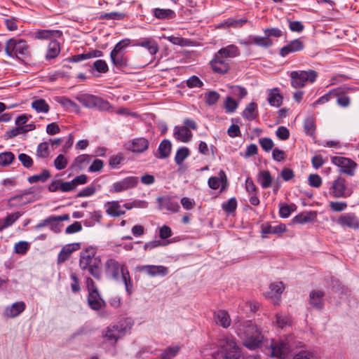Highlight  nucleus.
<instances>
[{"label":"nucleus","instance_id":"1","mask_svg":"<svg viewBox=\"0 0 359 359\" xmlns=\"http://www.w3.org/2000/svg\"><path fill=\"white\" fill-rule=\"evenodd\" d=\"M235 327L237 334L243 340V345L249 349H256L264 343V336L251 320L236 322Z\"/></svg>","mask_w":359,"mask_h":359},{"label":"nucleus","instance_id":"2","mask_svg":"<svg viewBox=\"0 0 359 359\" xmlns=\"http://www.w3.org/2000/svg\"><path fill=\"white\" fill-rule=\"evenodd\" d=\"M105 272L107 276L118 283H123L126 292L130 295L133 292V284L130 272L124 263H119L114 259H109L105 262Z\"/></svg>","mask_w":359,"mask_h":359},{"label":"nucleus","instance_id":"3","mask_svg":"<svg viewBox=\"0 0 359 359\" xmlns=\"http://www.w3.org/2000/svg\"><path fill=\"white\" fill-rule=\"evenodd\" d=\"M79 266L83 271L88 270L95 279H101L102 262L100 257L96 255L95 248L89 247L81 252Z\"/></svg>","mask_w":359,"mask_h":359},{"label":"nucleus","instance_id":"4","mask_svg":"<svg viewBox=\"0 0 359 359\" xmlns=\"http://www.w3.org/2000/svg\"><path fill=\"white\" fill-rule=\"evenodd\" d=\"M302 346V343L298 344L294 341V337L290 336L286 339H271L266 343V354L273 358H283L295 348Z\"/></svg>","mask_w":359,"mask_h":359},{"label":"nucleus","instance_id":"5","mask_svg":"<svg viewBox=\"0 0 359 359\" xmlns=\"http://www.w3.org/2000/svg\"><path fill=\"white\" fill-rule=\"evenodd\" d=\"M6 54L11 57H15L24 61L30 57L29 48L25 40L10 39L6 42Z\"/></svg>","mask_w":359,"mask_h":359},{"label":"nucleus","instance_id":"6","mask_svg":"<svg viewBox=\"0 0 359 359\" xmlns=\"http://www.w3.org/2000/svg\"><path fill=\"white\" fill-rule=\"evenodd\" d=\"M318 75V72L313 69L292 71L290 74L291 86L294 88H303L307 82L313 83Z\"/></svg>","mask_w":359,"mask_h":359},{"label":"nucleus","instance_id":"7","mask_svg":"<svg viewBox=\"0 0 359 359\" xmlns=\"http://www.w3.org/2000/svg\"><path fill=\"white\" fill-rule=\"evenodd\" d=\"M329 194L334 198H347L351 195V192L346 186V181L341 177L334 180L329 189Z\"/></svg>","mask_w":359,"mask_h":359},{"label":"nucleus","instance_id":"8","mask_svg":"<svg viewBox=\"0 0 359 359\" xmlns=\"http://www.w3.org/2000/svg\"><path fill=\"white\" fill-rule=\"evenodd\" d=\"M332 163L339 168V172L348 176H353L357 167V163L348 158L342 156H334Z\"/></svg>","mask_w":359,"mask_h":359},{"label":"nucleus","instance_id":"9","mask_svg":"<svg viewBox=\"0 0 359 359\" xmlns=\"http://www.w3.org/2000/svg\"><path fill=\"white\" fill-rule=\"evenodd\" d=\"M125 332L126 327L123 325H116L108 327L103 333V337L111 345L115 346L118 339L121 338Z\"/></svg>","mask_w":359,"mask_h":359},{"label":"nucleus","instance_id":"10","mask_svg":"<svg viewBox=\"0 0 359 359\" xmlns=\"http://www.w3.org/2000/svg\"><path fill=\"white\" fill-rule=\"evenodd\" d=\"M224 359H238V348L233 339H225L220 343Z\"/></svg>","mask_w":359,"mask_h":359},{"label":"nucleus","instance_id":"11","mask_svg":"<svg viewBox=\"0 0 359 359\" xmlns=\"http://www.w3.org/2000/svg\"><path fill=\"white\" fill-rule=\"evenodd\" d=\"M139 182L138 177L135 176L127 177L118 182H114L110 189L111 193H119L129 189L135 187Z\"/></svg>","mask_w":359,"mask_h":359},{"label":"nucleus","instance_id":"12","mask_svg":"<svg viewBox=\"0 0 359 359\" xmlns=\"http://www.w3.org/2000/svg\"><path fill=\"white\" fill-rule=\"evenodd\" d=\"M160 210H166L170 212H177L180 206L175 200V196H165L156 198Z\"/></svg>","mask_w":359,"mask_h":359},{"label":"nucleus","instance_id":"13","mask_svg":"<svg viewBox=\"0 0 359 359\" xmlns=\"http://www.w3.org/2000/svg\"><path fill=\"white\" fill-rule=\"evenodd\" d=\"M210 64L212 70L216 73L225 74L229 69V60L217 52Z\"/></svg>","mask_w":359,"mask_h":359},{"label":"nucleus","instance_id":"14","mask_svg":"<svg viewBox=\"0 0 359 359\" xmlns=\"http://www.w3.org/2000/svg\"><path fill=\"white\" fill-rule=\"evenodd\" d=\"M138 270L151 277H163L169 273L168 269L162 265H142L138 267Z\"/></svg>","mask_w":359,"mask_h":359},{"label":"nucleus","instance_id":"15","mask_svg":"<svg viewBox=\"0 0 359 359\" xmlns=\"http://www.w3.org/2000/svg\"><path fill=\"white\" fill-rule=\"evenodd\" d=\"M337 223L342 227L350 229H359V219L354 213L341 215L337 220Z\"/></svg>","mask_w":359,"mask_h":359},{"label":"nucleus","instance_id":"16","mask_svg":"<svg viewBox=\"0 0 359 359\" xmlns=\"http://www.w3.org/2000/svg\"><path fill=\"white\" fill-rule=\"evenodd\" d=\"M112 64L118 69H123L128 66V58L126 55V51H120L113 49L110 53Z\"/></svg>","mask_w":359,"mask_h":359},{"label":"nucleus","instance_id":"17","mask_svg":"<svg viewBox=\"0 0 359 359\" xmlns=\"http://www.w3.org/2000/svg\"><path fill=\"white\" fill-rule=\"evenodd\" d=\"M26 308L24 302H17L5 308L3 315L8 318H13L22 313Z\"/></svg>","mask_w":359,"mask_h":359},{"label":"nucleus","instance_id":"18","mask_svg":"<svg viewBox=\"0 0 359 359\" xmlns=\"http://www.w3.org/2000/svg\"><path fill=\"white\" fill-rule=\"evenodd\" d=\"M104 208L106 213L113 217H118L126 213L118 201H108L104 204Z\"/></svg>","mask_w":359,"mask_h":359},{"label":"nucleus","instance_id":"19","mask_svg":"<svg viewBox=\"0 0 359 359\" xmlns=\"http://www.w3.org/2000/svg\"><path fill=\"white\" fill-rule=\"evenodd\" d=\"M208 186L212 189H217L222 185L221 191H224L228 185L226 175L223 170H220L218 177H211L208 182Z\"/></svg>","mask_w":359,"mask_h":359},{"label":"nucleus","instance_id":"20","mask_svg":"<svg viewBox=\"0 0 359 359\" xmlns=\"http://www.w3.org/2000/svg\"><path fill=\"white\" fill-rule=\"evenodd\" d=\"M304 48V42L300 39H294L280 49V55L285 57L290 53L301 51Z\"/></svg>","mask_w":359,"mask_h":359},{"label":"nucleus","instance_id":"21","mask_svg":"<svg viewBox=\"0 0 359 359\" xmlns=\"http://www.w3.org/2000/svg\"><path fill=\"white\" fill-rule=\"evenodd\" d=\"M88 304L93 310L98 311L105 306L104 301L101 298L99 292H93L88 295Z\"/></svg>","mask_w":359,"mask_h":359},{"label":"nucleus","instance_id":"22","mask_svg":"<svg viewBox=\"0 0 359 359\" xmlns=\"http://www.w3.org/2000/svg\"><path fill=\"white\" fill-rule=\"evenodd\" d=\"M173 135L175 139L182 142H189L192 137V133L189 128L184 126H175Z\"/></svg>","mask_w":359,"mask_h":359},{"label":"nucleus","instance_id":"23","mask_svg":"<svg viewBox=\"0 0 359 359\" xmlns=\"http://www.w3.org/2000/svg\"><path fill=\"white\" fill-rule=\"evenodd\" d=\"M324 292L321 290H313L309 294V304L317 309H321L324 306Z\"/></svg>","mask_w":359,"mask_h":359},{"label":"nucleus","instance_id":"24","mask_svg":"<svg viewBox=\"0 0 359 359\" xmlns=\"http://www.w3.org/2000/svg\"><path fill=\"white\" fill-rule=\"evenodd\" d=\"M214 320L215 323L224 328H227L231 325V320L229 314L225 310H219L214 313Z\"/></svg>","mask_w":359,"mask_h":359},{"label":"nucleus","instance_id":"25","mask_svg":"<svg viewBox=\"0 0 359 359\" xmlns=\"http://www.w3.org/2000/svg\"><path fill=\"white\" fill-rule=\"evenodd\" d=\"M286 231V226L284 224H279L275 226H272L269 224H264L261 226V232L262 237H265V235L273 233H282Z\"/></svg>","mask_w":359,"mask_h":359},{"label":"nucleus","instance_id":"26","mask_svg":"<svg viewBox=\"0 0 359 359\" xmlns=\"http://www.w3.org/2000/svg\"><path fill=\"white\" fill-rule=\"evenodd\" d=\"M317 216L316 212L309 211V212H304L297 215H296L293 218V222L297 224H306L311 222H313L316 219Z\"/></svg>","mask_w":359,"mask_h":359},{"label":"nucleus","instance_id":"27","mask_svg":"<svg viewBox=\"0 0 359 359\" xmlns=\"http://www.w3.org/2000/svg\"><path fill=\"white\" fill-rule=\"evenodd\" d=\"M79 248V244H69L62 248L57 257L59 263L65 262L69 258L72 253Z\"/></svg>","mask_w":359,"mask_h":359},{"label":"nucleus","instance_id":"28","mask_svg":"<svg viewBox=\"0 0 359 359\" xmlns=\"http://www.w3.org/2000/svg\"><path fill=\"white\" fill-rule=\"evenodd\" d=\"M242 116L248 121H252L258 116L257 105L255 102L249 103L242 112Z\"/></svg>","mask_w":359,"mask_h":359},{"label":"nucleus","instance_id":"29","mask_svg":"<svg viewBox=\"0 0 359 359\" xmlns=\"http://www.w3.org/2000/svg\"><path fill=\"white\" fill-rule=\"evenodd\" d=\"M135 45L147 48L151 55H155L158 51L157 43L151 39H144L137 41Z\"/></svg>","mask_w":359,"mask_h":359},{"label":"nucleus","instance_id":"30","mask_svg":"<svg viewBox=\"0 0 359 359\" xmlns=\"http://www.w3.org/2000/svg\"><path fill=\"white\" fill-rule=\"evenodd\" d=\"M60 53V43L56 40H51L48 44L46 59L49 60L55 58Z\"/></svg>","mask_w":359,"mask_h":359},{"label":"nucleus","instance_id":"31","mask_svg":"<svg viewBox=\"0 0 359 359\" xmlns=\"http://www.w3.org/2000/svg\"><path fill=\"white\" fill-rule=\"evenodd\" d=\"M62 32L59 30H37L35 33V38L37 39H50L60 36Z\"/></svg>","mask_w":359,"mask_h":359},{"label":"nucleus","instance_id":"32","mask_svg":"<svg viewBox=\"0 0 359 359\" xmlns=\"http://www.w3.org/2000/svg\"><path fill=\"white\" fill-rule=\"evenodd\" d=\"M91 161V156L88 154H81L77 156L72 164V167L74 169L82 170Z\"/></svg>","mask_w":359,"mask_h":359},{"label":"nucleus","instance_id":"33","mask_svg":"<svg viewBox=\"0 0 359 359\" xmlns=\"http://www.w3.org/2000/svg\"><path fill=\"white\" fill-rule=\"evenodd\" d=\"M217 53L221 54L226 59L227 57H235L240 55L238 48L233 44H231L226 47L222 48L217 51Z\"/></svg>","mask_w":359,"mask_h":359},{"label":"nucleus","instance_id":"34","mask_svg":"<svg viewBox=\"0 0 359 359\" xmlns=\"http://www.w3.org/2000/svg\"><path fill=\"white\" fill-rule=\"evenodd\" d=\"M172 149L171 142L168 140H163L159 144L158 149L159 158H165L169 156Z\"/></svg>","mask_w":359,"mask_h":359},{"label":"nucleus","instance_id":"35","mask_svg":"<svg viewBox=\"0 0 359 359\" xmlns=\"http://www.w3.org/2000/svg\"><path fill=\"white\" fill-rule=\"evenodd\" d=\"M283 101V97L277 88L269 90L268 102L273 107H279Z\"/></svg>","mask_w":359,"mask_h":359},{"label":"nucleus","instance_id":"36","mask_svg":"<svg viewBox=\"0 0 359 359\" xmlns=\"http://www.w3.org/2000/svg\"><path fill=\"white\" fill-rule=\"evenodd\" d=\"M257 180L264 189L272 185V177L268 170L260 171L258 174Z\"/></svg>","mask_w":359,"mask_h":359},{"label":"nucleus","instance_id":"37","mask_svg":"<svg viewBox=\"0 0 359 359\" xmlns=\"http://www.w3.org/2000/svg\"><path fill=\"white\" fill-rule=\"evenodd\" d=\"M51 219L54 221H52L49 225L50 229L55 232H60L61 230L62 225L60 224V222L67 221L69 219V216L67 214H65L60 216H51Z\"/></svg>","mask_w":359,"mask_h":359},{"label":"nucleus","instance_id":"38","mask_svg":"<svg viewBox=\"0 0 359 359\" xmlns=\"http://www.w3.org/2000/svg\"><path fill=\"white\" fill-rule=\"evenodd\" d=\"M149 146V142L145 138L134 140L132 143V150L134 152H143Z\"/></svg>","mask_w":359,"mask_h":359},{"label":"nucleus","instance_id":"39","mask_svg":"<svg viewBox=\"0 0 359 359\" xmlns=\"http://www.w3.org/2000/svg\"><path fill=\"white\" fill-rule=\"evenodd\" d=\"M252 40L253 44L265 48L270 47L273 44L272 40L267 37L266 35L264 36H252Z\"/></svg>","mask_w":359,"mask_h":359},{"label":"nucleus","instance_id":"40","mask_svg":"<svg viewBox=\"0 0 359 359\" xmlns=\"http://www.w3.org/2000/svg\"><path fill=\"white\" fill-rule=\"evenodd\" d=\"M32 107L38 113H48L50 109L49 105L43 99L34 100Z\"/></svg>","mask_w":359,"mask_h":359},{"label":"nucleus","instance_id":"41","mask_svg":"<svg viewBox=\"0 0 359 359\" xmlns=\"http://www.w3.org/2000/svg\"><path fill=\"white\" fill-rule=\"evenodd\" d=\"M276 324L278 327L284 328L291 325L292 320L288 315L277 313L276 316Z\"/></svg>","mask_w":359,"mask_h":359},{"label":"nucleus","instance_id":"42","mask_svg":"<svg viewBox=\"0 0 359 359\" xmlns=\"http://www.w3.org/2000/svg\"><path fill=\"white\" fill-rule=\"evenodd\" d=\"M20 216L21 214L19 212H15L14 213L8 215L4 219L3 224L0 226V231L11 226L13 223L15 222V221H17L20 218Z\"/></svg>","mask_w":359,"mask_h":359},{"label":"nucleus","instance_id":"43","mask_svg":"<svg viewBox=\"0 0 359 359\" xmlns=\"http://www.w3.org/2000/svg\"><path fill=\"white\" fill-rule=\"evenodd\" d=\"M97 96L86 95L79 98V102L86 107L93 109L96 107Z\"/></svg>","mask_w":359,"mask_h":359},{"label":"nucleus","instance_id":"44","mask_svg":"<svg viewBox=\"0 0 359 359\" xmlns=\"http://www.w3.org/2000/svg\"><path fill=\"white\" fill-rule=\"evenodd\" d=\"M15 160V155L11 151H5L0 154V166L7 167Z\"/></svg>","mask_w":359,"mask_h":359},{"label":"nucleus","instance_id":"45","mask_svg":"<svg viewBox=\"0 0 359 359\" xmlns=\"http://www.w3.org/2000/svg\"><path fill=\"white\" fill-rule=\"evenodd\" d=\"M190 152L187 147H182L180 148L175 154V161L177 165H181L184 161L189 156Z\"/></svg>","mask_w":359,"mask_h":359},{"label":"nucleus","instance_id":"46","mask_svg":"<svg viewBox=\"0 0 359 359\" xmlns=\"http://www.w3.org/2000/svg\"><path fill=\"white\" fill-rule=\"evenodd\" d=\"M295 210L296 205L294 204L287 205L281 203L279 209L280 217L282 218H287Z\"/></svg>","mask_w":359,"mask_h":359},{"label":"nucleus","instance_id":"47","mask_svg":"<svg viewBox=\"0 0 359 359\" xmlns=\"http://www.w3.org/2000/svg\"><path fill=\"white\" fill-rule=\"evenodd\" d=\"M154 14L158 19H169L174 16L175 13L171 9L155 8Z\"/></svg>","mask_w":359,"mask_h":359},{"label":"nucleus","instance_id":"48","mask_svg":"<svg viewBox=\"0 0 359 359\" xmlns=\"http://www.w3.org/2000/svg\"><path fill=\"white\" fill-rule=\"evenodd\" d=\"M338 95V89H333L330 90L329 93L325 94L324 95L319 97L313 104V106L318 104H322L327 102L332 98H335Z\"/></svg>","mask_w":359,"mask_h":359},{"label":"nucleus","instance_id":"49","mask_svg":"<svg viewBox=\"0 0 359 359\" xmlns=\"http://www.w3.org/2000/svg\"><path fill=\"white\" fill-rule=\"evenodd\" d=\"M304 129L306 135H313L316 130L314 118L311 116L307 117L304 122Z\"/></svg>","mask_w":359,"mask_h":359},{"label":"nucleus","instance_id":"50","mask_svg":"<svg viewBox=\"0 0 359 359\" xmlns=\"http://www.w3.org/2000/svg\"><path fill=\"white\" fill-rule=\"evenodd\" d=\"M50 176V172L48 170H44L39 175H34L28 177V182L31 184L37 182H46Z\"/></svg>","mask_w":359,"mask_h":359},{"label":"nucleus","instance_id":"51","mask_svg":"<svg viewBox=\"0 0 359 359\" xmlns=\"http://www.w3.org/2000/svg\"><path fill=\"white\" fill-rule=\"evenodd\" d=\"M50 151L49 150V145L47 142L40 143L36 149V156L39 158H47Z\"/></svg>","mask_w":359,"mask_h":359},{"label":"nucleus","instance_id":"52","mask_svg":"<svg viewBox=\"0 0 359 359\" xmlns=\"http://www.w3.org/2000/svg\"><path fill=\"white\" fill-rule=\"evenodd\" d=\"M229 89L231 95L238 97L240 100L245 97L248 94L247 90L241 86H231L229 87Z\"/></svg>","mask_w":359,"mask_h":359},{"label":"nucleus","instance_id":"53","mask_svg":"<svg viewBox=\"0 0 359 359\" xmlns=\"http://www.w3.org/2000/svg\"><path fill=\"white\" fill-rule=\"evenodd\" d=\"M247 22L248 20L244 18L241 19L229 18L225 21L224 25L228 27L238 28L243 27Z\"/></svg>","mask_w":359,"mask_h":359},{"label":"nucleus","instance_id":"54","mask_svg":"<svg viewBox=\"0 0 359 359\" xmlns=\"http://www.w3.org/2000/svg\"><path fill=\"white\" fill-rule=\"evenodd\" d=\"M180 347L177 346H170L165 349L161 353L162 359H172L179 352Z\"/></svg>","mask_w":359,"mask_h":359},{"label":"nucleus","instance_id":"55","mask_svg":"<svg viewBox=\"0 0 359 359\" xmlns=\"http://www.w3.org/2000/svg\"><path fill=\"white\" fill-rule=\"evenodd\" d=\"M67 164V158L63 154H59L54 161V165L57 170L65 169Z\"/></svg>","mask_w":359,"mask_h":359},{"label":"nucleus","instance_id":"56","mask_svg":"<svg viewBox=\"0 0 359 359\" xmlns=\"http://www.w3.org/2000/svg\"><path fill=\"white\" fill-rule=\"evenodd\" d=\"M126 17V14L121 12L105 13L100 15L101 19L121 20Z\"/></svg>","mask_w":359,"mask_h":359},{"label":"nucleus","instance_id":"57","mask_svg":"<svg viewBox=\"0 0 359 359\" xmlns=\"http://www.w3.org/2000/svg\"><path fill=\"white\" fill-rule=\"evenodd\" d=\"M204 97L208 105H213L219 100L220 95L217 92L212 90L205 93Z\"/></svg>","mask_w":359,"mask_h":359},{"label":"nucleus","instance_id":"58","mask_svg":"<svg viewBox=\"0 0 359 359\" xmlns=\"http://www.w3.org/2000/svg\"><path fill=\"white\" fill-rule=\"evenodd\" d=\"M222 209L229 213L233 212L237 208V201L235 198H231L222 204Z\"/></svg>","mask_w":359,"mask_h":359},{"label":"nucleus","instance_id":"59","mask_svg":"<svg viewBox=\"0 0 359 359\" xmlns=\"http://www.w3.org/2000/svg\"><path fill=\"white\" fill-rule=\"evenodd\" d=\"M29 248V244L26 241H20L15 243L14 251L16 254L25 255Z\"/></svg>","mask_w":359,"mask_h":359},{"label":"nucleus","instance_id":"60","mask_svg":"<svg viewBox=\"0 0 359 359\" xmlns=\"http://www.w3.org/2000/svg\"><path fill=\"white\" fill-rule=\"evenodd\" d=\"M225 109L228 112L232 113L236 111L238 106V103L231 97L228 96L225 100Z\"/></svg>","mask_w":359,"mask_h":359},{"label":"nucleus","instance_id":"61","mask_svg":"<svg viewBox=\"0 0 359 359\" xmlns=\"http://www.w3.org/2000/svg\"><path fill=\"white\" fill-rule=\"evenodd\" d=\"M330 209L334 212L344 211L348 206L346 202L342 201H331L329 203Z\"/></svg>","mask_w":359,"mask_h":359},{"label":"nucleus","instance_id":"62","mask_svg":"<svg viewBox=\"0 0 359 359\" xmlns=\"http://www.w3.org/2000/svg\"><path fill=\"white\" fill-rule=\"evenodd\" d=\"M309 184L313 187H320L322 184V179L317 174H311L308 178Z\"/></svg>","mask_w":359,"mask_h":359},{"label":"nucleus","instance_id":"63","mask_svg":"<svg viewBox=\"0 0 359 359\" xmlns=\"http://www.w3.org/2000/svg\"><path fill=\"white\" fill-rule=\"evenodd\" d=\"M18 159L25 168H29L33 165L32 158L26 154H19Z\"/></svg>","mask_w":359,"mask_h":359},{"label":"nucleus","instance_id":"64","mask_svg":"<svg viewBox=\"0 0 359 359\" xmlns=\"http://www.w3.org/2000/svg\"><path fill=\"white\" fill-rule=\"evenodd\" d=\"M276 136L281 140H286L290 137L289 130L285 126H280L276 131Z\"/></svg>","mask_w":359,"mask_h":359}]
</instances>
